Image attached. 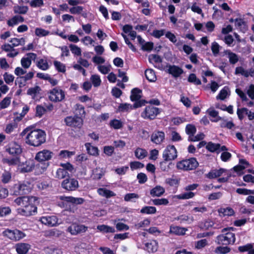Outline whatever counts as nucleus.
<instances>
[{"mask_svg": "<svg viewBox=\"0 0 254 254\" xmlns=\"http://www.w3.org/2000/svg\"><path fill=\"white\" fill-rule=\"evenodd\" d=\"M160 112V111L158 108L154 107L152 105H149L145 108L144 111L141 114V116L144 119L152 120L156 118Z\"/></svg>", "mask_w": 254, "mask_h": 254, "instance_id": "nucleus-9", "label": "nucleus"}, {"mask_svg": "<svg viewBox=\"0 0 254 254\" xmlns=\"http://www.w3.org/2000/svg\"><path fill=\"white\" fill-rule=\"evenodd\" d=\"M14 202L21 208L17 209L18 214L28 217L35 215L37 212L38 198L34 196H19L14 200Z\"/></svg>", "mask_w": 254, "mask_h": 254, "instance_id": "nucleus-1", "label": "nucleus"}, {"mask_svg": "<svg viewBox=\"0 0 254 254\" xmlns=\"http://www.w3.org/2000/svg\"><path fill=\"white\" fill-rule=\"evenodd\" d=\"M69 174L68 172L66 171L65 169L62 168H59L56 172V177L59 179H62L66 176H68Z\"/></svg>", "mask_w": 254, "mask_h": 254, "instance_id": "nucleus-50", "label": "nucleus"}, {"mask_svg": "<svg viewBox=\"0 0 254 254\" xmlns=\"http://www.w3.org/2000/svg\"><path fill=\"white\" fill-rule=\"evenodd\" d=\"M145 76L149 82H155L157 79L154 71L151 69H147L145 71Z\"/></svg>", "mask_w": 254, "mask_h": 254, "instance_id": "nucleus-38", "label": "nucleus"}, {"mask_svg": "<svg viewBox=\"0 0 254 254\" xmlns=\"http://www.w3.org/2000/svg\"><path fill=\"white\" fill-rule=\"evenodd\" d=\"M19 169L21 173H27L34 170V163L30 161H26L25 163H20Z\"/></svg>", "mask_w": 254, "mask_h": 254, "instance_id": "nucleus-22", "label": "nucleus"}, {"mask_svg": "<svg viewBox=\"0 0 254 254\" xmlns=\"http://www.w3.org/2000/svg\"><path fill=\"white\" fill-rule=\"evenodd\" d=\"M165 139V133L162 131H154L151 135V140L154 143L160 144Z\"/></svg>", "mask_w": 254, "mask_h": 254, "instance_id": "nucleus-19", "label": "nucleus"}, {"mask_svg": "<svg viewBox=\"0 0 254 254\" xmlns=\"http://www.w3.org/2000/svg\"><path fill=\"white\" fill-rule=\"evenodd\" d=\"M83 7L82 6H73L69 8V12L72 14H80L83 10Z\"/></svg>", "mask_w": 254, "mask_h": 254, "instance_id": "nucleus-59", "label": "nucleus"}, {"mask_svg": "<svg viewBox=\"0 0 254 254\" xmlns=\"http://www.w3.org/2000/svg\"><path fill=\"white\" fill-rule=\"evenodd\" d=\"M218 213L220 216H231L235 214V211L233 208L230 207H227L226 208H220L218 210Z\"/></svg>", "mask_w": 254, "mask_h": 254, "instance_id": "nucleus-31", "label": "nucleus"}, {"mask_svg": "<svg viewBox=\"0 0 254 254\" xmlns=\"http://www.w3.org/2000/svg\"><path fill=\"white\" fill-rule=\"evenodd\" d=\"M185 131L187 135H189L188 140L191 138L194 135L196 132V128L194 125L189 124L186 125Z\"/></svg>", "mask_w": 254, "mask_h": 254, "instance_id": "nucleus-30", "label": "nucleus"}, {"mask_svg": "<svg viewBox=\"0 0 254 254\" xmlns=\"http://www.w3.org/2000/svg\"><path fill=\"white\" fill-rule=\"evenodd\" d=\"M97 192L100 196L105 197L107 198H109L116 195L114 192L106 188L98 189Z\"/></svg>", "mask_w": 254, "mask_h": 254, "instance_id": "nucleus-26", "label": "nucleus"}, {"mask_svg": "<svg viewBox=\"0 0 254 254\" xmlns=\"http://www.w3.org/2000/svg\"><path fill=\"white\" fill-rule=\"evenodd\" d=\"M66 126L74 128L80 129L83 125V120L80 117L69 116L64 119Z\"/></svg>", "mask_w": 254, "mask_h": 254, "instance_id": "nucleus-8", "label": "nucleus"}, {"mask_svg": "<svg viewBox=\"0 0 254 254\" xmlns=\"http://www.w3.org/2000/svg\"><path fill=\"white\" fill-rule=\"evenodd\" d=\"M233 227L224 228L222 230V234L218 235L216 238V242L220 245H233L235 241V235L230 231L234 230Z\"/></svg>", "mask_w": 254, "mask_h": 254, "instance_id": "nucleus-3", "label": "nucleus"}, {"mask_svg": "<svg viewBox=\"0 0 254 254\" xmlns=\"http://www.w3.org/2000/svg\"><path fill=\"white\" fill-rule=\"evenodd\" d=\"M142 90L138 88H134L131 91V95L130 96V100L132 102L138 100L141 98L140 94Z\"/></svg>", "mask_w": 254, "mask_h": 254, "instance_id": "nucleus-33", "label": "nucleus"}, {"mask_svg": "<svg viewBox=\"0 0 254 254\" xmlns=\"http://www.w3.org/2000/svg\"><path fill=\"white\" fill-rule=\"evenodd\" d=\"M135 157L140 160L144 159L147 155V152L144 149L137 148L134 151Z\"/></svg>", "mask_w": 254, "mask_h": 254, "instance_id": "nucleus-41", "label": "nucleus"}, {"mask_svg": "<svg viewBox=\"0 0 254 254\" xmlns=\"http://www.w3.org/2000/svg\"><path fill=\"white\" fill-rule=\"evenodd\" d=\"M28 10L27 6H14L13 7V11L14 13H18L21 14H26Z\"/></svg>", "mask_w": 254, "mask_h": 254, "instance_id": "nucleus-44", "label": "nucleus"}, {"mask_svg": "<svg viewBox=\"0 0 254 254\" xmlns=\"http://www.w3.org/2000/svg\"><path fill=\"white\" fill-rule=\"evenodd\" d=\"M177 150L174 145H168L163 151L162 157L165 161H173L177 158Z\"/></svg>", "mask_w": 254, "mask_h": 254, "instance_id": "nucleus-10", "label": "nucleus"}, {"mask_svg": "<svg viewBox=\"0 0 254 254\" xmlns=\"http://www.w3.org/2000/svg\"><path fill=\"white\" fill-rule=\"evenodd\" d=\"M2 235L13 241H18L26 236L22 231L18 229L10 230L7 229L2 232Z\"/></svg>", "mask_w": 254, "mask_h": 254, "instance_id": "nucleus-7", "label": "nucleus"}, {"mask_svg": "<svg viewBox=\"0 0 254 254\" xmlns=\"http://www.w3.org/2000/svg\"><path fill=\"white\" fill-rule=\"evenodd\" d=\"M118 111L120 112H128L132 109L130 104L128 103H121L118 107Z\"/></svg>", "mask_w": 254, "mask_h": 254, "instance_id": "nucleus-55", "label": "nucleus"}, {"mask_svg": "<svg viewBox=\"0 0 254 254\" xmlns=\"http://www.w3.org/2000/svg\"><path fill=\"white\" fill-rule=\"evenodd\" d=\"M88 230V227L83 224L73 223L67 228V231L72 235L85 233Z\"/></svg>", "mask_w": 254, "mask_h": 254, "instance_id": "nucleus-13", "label": "nucleus"}, {"mask_svg": "<svg viewBox=\"0 0 254 254\" xmlns=\"http://www.w3.org/2000/svg\"><path fill=\"white\" fill-rule=\"evenodd\" d=\"M150 221L149 219L146 218L144 219L143 221L139 222L135 224V227L137 229H140L142 227L148 226L150 225Z\"/></svg>", "mask_w": 254, "mask_h": 254, "instance_id": "nucleus-63", "label": "nucleus"}, {"mask_svg": "<svg viewBox=\"0 0 254 254\" xmlns=\"http://www.w3.org/2000/svg\"><path fill=\"white\" fill-rule=\"evenodd\" d=\"M40 90L41 88L39 86H36L34 87L29 88L27 93L28 95L31 96L33 99L35 100L37 95L39 93Z\"/></svg>", "mask_w": 254, "mask_h": 254, "instance_id": "nucleus-40", "label": "nucleus"}, {"mask_svg": "<svg viewBox=\"0 0 254 254\" xmlns=\"http://www.w3.org/2000/svg\"><path fill=\"white\" fill-rule=\"evenodd\" d=\"M139 198L138 194L135 193H128L124 196V200L126 201L135 202L134 199H138Z\"/></svg>", "mask_w": 254, "mask_h": 254, "instance_id": "nucleus-49", "label": "nucleus"}, {"mask_svg": "<svg viewBox=\"0 0 254 254\" xmlns=\"http://www.w3.org/2000/svg\"><path fill=\"white\" fill-rule=\"evenodd\" d=\"M40 221L42 224L49 226H56L58 224V219L56 216H42L40 218Z\"/></svg>", "mask_w": 254, "mask_h": 254, "instance_id": "nucleus-18", "label": "nucleus"}, {"mask_svg": "<svg viewBox=\"0 0 254 254\" xmlns=\"http://www.w3.org/2000/svg\"><path fill=\"white\" fill-rule=\"evenodd\" d=\"M12 158H3L2 162L3 163L8 164L9 166H15L19 165L20 163V156H12Z\"/></svg>", "mask_w": 254, "mask_h": 254, "instance_id": "nucleus-25", "label": "nucleus"}, {"mask_svg": "<svg viewBox=\"0 0 254 254\" xmlns=\"http://www.w3.org/2000/svg\"><path fill=\"white\" fill-rule=\"evenodd\" d=\"M69 47L72 54L78 56L81 55V50L77 46L73 44H70Z\"/></svg>", "mask_w": 254, "mask_h": 254, "instance_id": "nucleus-57", "label": "nucleus"}, {"mask_svg": "<svg viewBox=\"0 0 254 254\" xmlns=\"http://www.w3.org/2000/svg\"><path fill=\"white\" fill-rule=\"evenodd\" d=\"M59 198L61 200L64 201L67 203H70L72 204L79 205L83 204L85 199L82 197H74L72 196H60Z\"/></svg>", "mask_w": 254, "mask_h": 254, "instance_id": "nucleus-17", "label": "nucleus"}, {"mask_svg": "<svg viewBox=\"0 0 254 254\" xmlns=\"http://www.w3.org/2000/svg\"><path fill=\"white\" fill-rule=\"evenodd\" d=\"M49 166V162L36 161L34 163V170L36 175H40L45 172Z\"/></svg>", "mask_w": 254, "mask_h": 254, "instance_id": "nucleus-15", "label": "nucleus"}, {"mask_svg": "<svg viewBox=\"0 0 254 254\" xmlns=\"http://www.w3.org/2000/svg\"><path fill=\"white\" fill-rule=\"evenodd\" d=\"M167 67H168V73L175 78L179 77L184 73L183 69L178 65L169 64L167 65Z\"/></svg>", "mask_w": 254, "mask_h": 254, "instance_id": "nucleus-16", "label": "nucleus"}, {"mask_svg": "<svg viewBox=\"0 0 254 254\" xmlns=\"http://www.w3.org/2000/svg\"><path fill=\"white\" fill-rule=\"evenodd\" d=\"M85 146L89 154L95 156L99 155V150L97 147L92 146L90 143H86Z\"/></svg>", "mask_w": 254, "mask_h": 254, "instance_id": "nucleus-35", "label": "nucleus"}, {"mask_svg": "<svg viewBox=\"0 0 254 254\" xmlns=\"http://www.w3.org/2000/svg\"><path fill=\"white\" fill-rule=\"evenodd\" d=\"M75 154L74 151H69L66 150H62L59 153L60 158L64 159L65 158H70Z\"/></svg>", "mask_w": 254, "mask_h": 254, "instance_id": "nucleus-52", "label": "nucleus"}, {"mask_svg": "<svg viewBox=\"0 0 254 254\" xmlns=\"http://www.w3.org/2000/svg\"><path fill=\"white\" fill-rule=\"evenodd\" d=\"M220 144L209 142L206 146V149L210 152L220 153Z\"/></svg>", "mask_w": 254, "mask_h": 254, "instance_id": "nucleus-34", "label": "nucleus"}, {"mask_svg": "<svg viewBox=\"0 0 254 254\" xmlns=\"http://www.w3.org/2000/svg\"><path fill=\"white\" fill-rule=\"evenodd\" d=\"M174 220L179 221L180 224H190L193 221V218L192 216L190 217L188 215L182 214L175 217Z\"/></svg>", "mask_w": 254, "mask_h": 254, "instance_id": "nucleus-28", "label": "nucleus"}, {"mask_svg": "<svg viewBox=\"0 0 254 254\" xmlns=\"http://www.w3.org/2000/svg\"><path fill=\"white\" fill-rule=\"evenodd\" d=\"M11 97L6 96L0 102V110L7 108L11 103Z\"/></svg>", "mask_w": 254, "mask_h": 254, "instance_id": "nucleus-46", "label": "nucleus"}, {"mask_svg": "<svg viewBox=\"0 0 254 254\" xmlns=\"http://www.w3.org/2000/svg\"><path fill=\"white\" fill-rule=\"evenodd\" d=\"M32 190L31 184L28 182H18L9 188L10 193L13 195H23L29 193Z\"/></svg>", "mask_w": 254, "mask_h": 254, "instance_id": "nucleus-4", "label": "nucleus"}, {"mask_svg": "<svg viewBox=\"0 0 254 254\" xmlns=\"http://www.w3.org/2000/svg\"><path fill=\"white\" fill-rule=\"evenodd\" d=\"M37 66L40 69L46 70L49 68V65L46 59H40L36 63Z\"/></svg>", "mask_w": 254, "mask_h": 254, "instance_id": "nucleus-39", "label": "nucleus"}, {"mask_svg": "<svg viewBox=\"0 0 254 254\" xmlns=\"http://www.w3.org/2000/svg\"><path fill=\"white\" fill-rule=\"evenodd\" d=\"M145 247L144 250L147 251L149 253H154L158 250V242L156 240H151L145 243Z\"/></svg>", "mask_w": 254, "mask_h": 254, "instance_id": "nucleus-23", "label": "nucleus"}, {"mask_svg": "<svg viewBox=\"0 0 254 254\" xmlns=\"http://www.w3.org/2000/svg\"><path fill=\"white\" fill-rule=\"evenodd\" d=\"M11 179V174L8 171H4L1 176V182L6 184L8 183Z\"/></svg>", "mask_w": 254, "mask_h": 254, "instance_id": "nucleus-64", "label": "nucleus"}, {"mask_svg": "<svg viewBox=\"0 0 254 254\" xmlns=\"http://www.w3.org/2000/svg\"><path fill=\"white\" fill-rule=\"evenodd\" d=\"M54 64L56 69L60 72L64 73L66 71L65 66L60 62L55 61L54 62Z\"/></svg>", "mask_w": 254, "mask_h": 254, "instance_id": "nucleus-53", "label": "nucleus"}, {"mask_svg": "<svg viewBox=\"0 0 254 254\" xmlns=\"http://www.w3.org/2000/svg\"><path fill=\"white\" fill-rule=\"evenodd\" d=\"M5 150L12 156H20L22 152L21 146L15 141L10 142L5 146Z\"/></svg>", "mask_w": 254, "mask_h": 254, "instance_id": "nucleus-11", "label": "nucleus"}, {"mask_svg": "<svg viewBox=\"0 0 254 254\" xmlns=\"http://www.w3.org/2000/svg\"><path fill=\"white\" fill-rule=\"evenodd\" d=\"M35 34L37 36L40 37H45L50 34V32L42 28H36L35 30Z\"/></svg>", "mask_w": 254, "mask_h": 254, "instance_id": "nucleus-48", "label": "nucleus"}, {"mask_svg": "<svg viewBox=\"0 0 254 254\" xmlns=\"http://www.w3.org/2000/svg\"><path fill=\"white\" fill-rule=\"evenodd\" d=\"M229 90V88L227 86H225L223 88H222L219 93L217 96V98L221 100H224L228 95V91Z\"/></svg>", "mask_w": 254, "mask_h": 254, "instance_id": "nucleus-51", "label": "nucleus"}, {"mask_svg": "<svg viewBox=\"0 0 254 254\" xmlns=\"http://www.w3.org/2000/svg\"><path fill=\"white\" fill-rule=\"evenodd\" d=\"M130 167L132 171L138 169H141L144 167V165L143 163L139 161H132L130 162Z\"/></svg>", "mask_w": 254, "mask_h": 254, "instance_id": "nucleus-58", "label": "nucleus"}, {"mask_svg": "<svg viewBox=\"0 0 254 254\" xmlns=\"http://www.w3.org/2000/svg\"><path fill=\"white\" fill-rule=\"evenodd\" d=\"M109 124L111 127L115 129H120L123 127V122L121 120L117 119H113L111 120Z\"/></svg>", "mask_w": 254, "mask_h": 254, "instance_id": "nucleus-45", "label": "nucleus"}, {"mask_svg": "<svg viewBox=\"0 0 254 254\" xmlns=\"http://www.w3.org/2000/svg\"><path fill=\"white\" fill-rule=\"evenodd\" d=\"M171 161H165L163 159L162 161L160 162L159 166L161 170L163 172H169L174 166V164Z\"/></svg>", "mask_w": 254, "mask_h": 254, "instance_id": "nucleus-24", "label": "nucleus"}, {"mask_svg": "<svg viewBox=\"0 0 254 254\" xmlns=\"http://www.w3.org/2000/svg\"><path fill=\"white\" fill-rule=\"evenodd\" d=\"M236 191L237 193L242 195L254 194V190H248L245 188H238Z\"/></svg>", "mask_w": 254, "mask_h": 254, "instance_id": "nucleus-62", "label": "nucleus"}, {"mask_svg": "<svg viewBox=\"0 0 254 254\" xmlns=\"http://www.w3.org/2000/svg\"><path fill=\"white\" fill-rule=\"evenodd\" d=\"M53 155V152L47 149H43L36 153L35 160L36 161L48 162L52 158Z\"/></svg>", "mask_w": 254, "mask_h": 254, "instance_id": "nucleus-14", "label": "nucleus"}, {"mask_svg": "<svg viewBox=\"0 0 254 254\" xmlns=\"http://www.w3.org/2000/svg\"><path fill=\"white\" fill-rule=\"evenodd\" d=\"M49 99L53 102H60L65 98V92L59 87H56L48 92Z\"/></svg>", "mask_w": 254, "mask_h": 254, "instance_id": "nucleus-6", "label": "nucleus"}, {"mask_svg": "<svg viewBox=\"0 0 254 254\" xmlns=\"http://www.w3.org/2000/svg\"><path fill=\"white\" fill-rule=\"evenodd\" d=\"M92 83L94 87H98L100 85L101 80L98 75H92L90 78Z\"/></svg>", "mask_w": 254, "mask_h": 254, "instance_id": "nucleus-54", "label": "nucleus"}, {"mask_svg": "<svg viewBox=\"0 0 254 254\" xmlns=\"http://www.w3.org/2000/svg\"><path fill=\"white\" fill-rule=\"evenodd\" d=\"M97 229L103 233H113L115 232V229L113 227L104 224L98 225Z\"/></svg>", "mask_w": 254, "mask_h": 254, "instance_id": "nucleus-32", "label": "nucleus"}, {"mask_svg": "<svg viewBox=\"0 0 254 254\" xmlns=\"http://www.w3.org/2000/svg\"><path fill=\"white\" fill-rule=\"evenodd\" d=\"M24 18L21 15H16L13 16L7 21V24L9 26L13 27L15 25L18 24L19 22H24Z\"/></svg>", "mask_w": 254, "mask_h": 254, "instance_id": "nucleus-27", "label": "nucleus"}, {"mask_svg": "<svg viewBox=\"0 0 254 254\" xmlns=\"http://www.w3.org/2000/svg\"><path fill=\"white\" fill-rule=\"evenodd\" d=\"M198 162L194 157L183 159L177 163L176 167L179 170L190 171L195 170L198 166Z\"/></svg>", "mask_w": 254, "mask_h": 254, "instance_id": "nucleus-5", "label": "nucleus"}, {"mask_svg": "<svg viewBox=\"0 0 254 254\" xmlns=\"http://www.w3.org/2000/svg\"><path fill=\"white\" fill-rule=\"evenodd\" d=\"M61 186L64 189L70 191L75 190L78 188L79 184L76 179L68 177L62 182Z\"/></svg>", "mask_w": 254, "mask_h": 254, "instance_id": "nucleus-12", "label": "nucleus"}, {"mask_svg": "<svg viewBox=\"0 0 254 254\" xmlns=\"http://www.w3.org/2000/svg\"><path fill=\"white\" fill-rule=\"evenodd\" d=\"M31 63V60L29 58L23 57L21 60V65L25 69L29 68L30 66Z\"/></svg>", "mask_w": 254, "mask_h": 254, "instance_id": "nucleus-60", "label": "nucleus"}, {"mask_svg": "<svg viewBox=\"0 0 254 254\" xmlns=\"http://www.w3.org/2000/svg\"><path fill=\"white\" fill-rule=\"evenodd\" d=\"M187 230L188 229L186 228L171 225L170 226V230L168 233L177 236H182L186 234Z\"/></svg>", "mask_w": 254, "mask_h": 254, "instance_id": "nucleus-20", "label": "nucleus"}, {"mask_svg": "<svg viewBox=\"0 0 254 254\" xmlns=\"http://www.w3.org/2000/svg\"><path fill=\"white\" fill-rule=\"evenodd\" d=\"M46 134L44 130L34 127L26 137V143L34 147H38L46 141Z\"/></svg>", "mask_w": 254, "mask_h": 254, "instance_id": "nucleus-2", "label": "nucleus"}, {"mask_svg": "<svg viewBox=\"0 0 254 254\" xmlns=\"http://www.w3.org/2000/svg\"><path fill=\"white\" fill-rule=\"evenodd\" d=\"M188 81L190 83L194 84L195 85H199L201 84V80L196 77L194 73H190L188 78Z\"/></svg>", "mask_w": 254, "mask_h": 254, "instance_id": "nucleus-43", "label": "nucleus"}, {"mask_svg": "<svg viewBox=\"0 0 254 254\" xmlns=\"http://www.w3.org/2000/svg\"><path fill=\"white\" fill-rule=\"evenodd\" d=\"M31 248L29 244L19 243L15 245V249L18 254H27Z\"/></svg>", "mask_w": 254, "mask_h": 254, "instance_id": "nucleus-21", "label": "nucleus"}, {"mask_svg": "<svg viewBox=\"0 0 254 254\" xmlns=\"http://www.w3.org/2000/svg\"><path fill=\"white\" fill-rule=\"evenodd\" d=\"M165 192V189L160 186H157L150 190V193L152 197L160 196Z\"/></svg>", "mask_w": 254, "mask_h": 254, "instance_id": "nucleus-29", "label": "nucleus"}, {"mask_svg": "<svg viewBox=\"0 0 254 254\" xmlns=\"http://www.w3.org/2000/svg\"><path fill=\"white\" fill-rule=\"evenodd\" d=\"M195 195L194 192L190 191L178 195V198L180 199H188L193 197Z\"/></svg>", "mask_w": 254, "mask_h": 254, "instance_id": "nucleus-56", "label": "nucleus"}, {"mask_svg": "<svg viewBox=\"0 0 254 254\" xmlns=\"http://www.w3.org/2000/svg\"><path fill=\"white\" fill-rule=\"evenodd\" d=\"M149 61L150 63L154 62L155 63L159 64L162 62V59L158 55L151 54L149 56Z\"/></svg>", "mask_w": 254, "mask_h": 254, "instance_id": "nucleus-61", "label": "nucleus"}, {"mask_svg": "<svg viewBox=\"0 0 254 254\" xmlns=\"http://www.w3.org/2000/svg\"><path fill=\"white\" fill-rule=\"evenodd\" d=\"M156 208L154 206H145L140 210V213L146 214H153L156 212Z\"/></svg>", "mask_w": 254, "mask_h": 254, "instance_id": "nucleus-42", "label": "nucleus"}, {"mask_svg": "<svg viewBox=\"0 0 254 254\" xmlns=\"http://www.w3.org/2000/svg\"><path fill=\"white\" fill-rule=\"evenodd\" d=\"M225 172L224 169H220L219 170H211L207 174V177L209 179H214L220 177Z\"/></svg>", "mask_w": 254, "mask_h": 254, "instance_id": "nucleus-37", "label": "nucleus"}, {"mask_svg": "<svg viewBox=\"0 0 254 254\" xmlns=\"http://www.w3.org/2000/svg\"><path fill=\"white\" fill-rule=\"evenodd\" d=\"M152 201L155 205H167L169 203L168 199L165 198L154 199Z\"/></svg>", "mask_w": 254, "mask_h": 254, "instance_id": "nucleus-47", "label": "nucleus"}, {"mask_svg": "<svg viewBox=\"0 0 254 254\" xmlns=\"http://www.w3.org/2000/svg\"><path fill=\"white\" fill-rule=\"evenodd\" d=\"M85 115V111L84 106L81 104H76L75 105L74 115L77 117H80L81 119H83Z\"/></svg>", "mask_w": 254, "mask_h": 254, "instance_id": "nucleus-36", "label": "nucleus"}]
</instances>
